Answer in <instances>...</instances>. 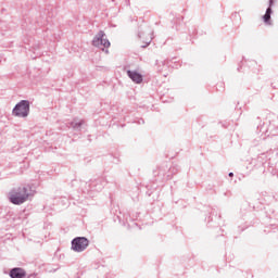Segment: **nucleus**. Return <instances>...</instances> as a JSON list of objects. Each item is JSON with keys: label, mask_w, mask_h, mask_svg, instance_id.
I'll return each mask as SVG.
<instances>
[{"label": "nucleus", "mask_w": 278, "mask_h": 278, "mask_svg": "<svg viewBox=\"0 0 278 278\" xmlns=\"http://www.w3.org/2000/svg\"><path fill=\"white\" fill-rule=\"evenodd\" d=\"M26 275H27V273L25 271V269L20 268V267L13 268L10 271V277H12V278H24V277H26Z\"/></svg>", "instance_id": "39448f33"}, {"label": "nucleus", "mask_w": 278, "mask_h": 278, "mask_svg": "<svg viewBox=\"0 0 278 278\" xmlns=\"http://www.w3.org/2000/svg\"><path fill=\"white\" fill-rule=\"evenodd\" d=\"M150 43H151V39H148V40L146 41V45L142 46V47H147V46L150 45Z\"/></svg>", "instance_id": "6e6552de"}, {"label": "nucleus", "mask_w": 278, "mask_h": 278, "mask_svg": "<svg viewBox=\"0 0 278 278\" xmlns=\"http://www.w3.org/2000/svg\"><path fill=\"white\" fill-rule=\"evenodd\" d=\"M229 177H233V173H229Z\"/></svg>", "instance_id": "1a4fd4ad"}, {"label": "nucleus", "mask_w": 278, "mask_h": 278, "mask_svg": "<svg viewBox=\"0 0 278 278\" xmlns=\"http://www.w3.org/2000/svg\"><path fill=\"white\" fill-rule=\"evenodd\" d=\"M273 3H275V0H269V8L266 10L265 15L263 16L264 23L266 25H270V14H273Z\"/></svg>", "instance_id": "0eeeda50"}, {"label": "nucleus", "mask_w": 278, "mask_h": 278, "mask_svg": "<svg viewBox=\"0 0 278 278\" xmlns=\"http://www.w3.org/2000/svg\"><path fill=\"white\" fill-rule=\"evenodd\" d=\"M29 114V101L22 100L13 109V115L25 118Z\"/></svg>", "instance_id": "f03ea898"}, {"label": "nucleus", "mask_w": 278, "mask_h": 278, "mask_svg": "<svg viewBox=\"0 0 278 278\" xmlns=\"http://www.w3.org/2000/svg\"><path fill=\"white\" fill-rule=\"evenodd\" d=\"M127 75L131 78L132 81H135V84H142V76L140 75V73L135 71H128Z\"/></svg>", "instance_id": "423d86ee"}, {"label": "nucleus", "mask_w": 278, "mask_h": 278, "mask_svg": "<svg viewBox=\"0 0 278 278\" xmlns=\"http://www.w3.org/2000/svg\"><path fill=\"white\" fill-rule=\"evenodd\" d=\"M93 47H98L99 49H109L110 40L105 39V34L100 33L97 37H94L92 41Z\"/></svg>", "instance_id": "20e7f679"}, {"label": "nucleus", "mask_w": 278, "mask_h": 278, "mask_svg": "<svg viewBox=\"0 0 278 278\" xmlns=\"http://www.w3.org/2000/svg\"><path fill=\"white\" fill-rule=\"evenodd\" d=\"M88 239L84 237H77L72 241V249L77 253H81V251H86L88 249Z\"/></svg>", "instance_id": "7ed1b4c3"}, {"label": "nucleus", "mask_w": 278, "mask_h": 278, "mask_svg": "<svg viewBox=\"0 0 278 278\" xmlns=\"http://www.w3.org/2000/svg\"><path fill=\"white\" fill-rule=\"evenodd\" d=\"M29 199V193L27 192V188L21 187L17 190H13L10 193V201L13 205H23L25 201Z\"/></svg>", "instance_id": "f257e3e1"}]
</instances>
